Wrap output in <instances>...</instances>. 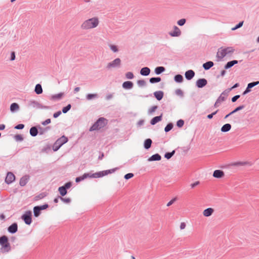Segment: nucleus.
<instances>
[{
  "label": "nucleus",
  "mask_w": 259,
  "mask_h": 259,
  "mask_svg": "<svg viewBox=\"0 0 259 259\" xmlns=\"http://www.w3.org/2000/svg\"><path fill=\"white\" fill-rule=\"evenodd\" d=\"M243 24V21L240 22L238 25H237L235 27L232 28V30H235L240 27H241Z\"/></svg>",
  "instance_id": "nucleus-55"
},
{
  "label": "nucleus",
  "mask_w": 259,
  "mask_h": 259,
  "mask_svg": "<svg viewBox=\"0 0 259 259\" xmlns=\"http://www.w3.org/2000/svg\"><path fill=\"white\" fill-rule=\"evenodd\" d=\"M38 134V129L35 126H33L30 129V134L32 137L36 136Z\"/></svg>",
  "instance_id": "nucleus-21"
},
{
  "label": "nucleus",
  "mask_w": 259,
  "mask_h": 259,
  "mask_svg": "<svg viewBox=\"0 0 259 259\" xmlns=\"http://www.w3.org/2000/svg\"><path fill=\"white\" fill-rule=\"evenodd\" d=\"M51 122V119H47L45 121H43L42 122V124L44 125H46L50 123Z\"/></svg>",
  "instance_id": "nucleus-60"
},
{
  "label": "nucleus",
  "mask_w": 259,
  "mask_h": 259,
  "mask_svg": "<svg viewBox=\"0 0 259 259\" xmlns=\"http://www.w3.org/2000/svg\"><path fill=\"white\" fill-rule=\"evenodd\" d=\"M225 174L223 170H215L213 171V177L218 178L221 179L224 177Z\"/></svg>",
  "instance_id": "nucleus-11"
},
{
  "label": "nucleus",
  "mask_w": 259,
  "mask_h": 259,
  "mask_svg": "<svg viewBox=\"0 0 259 259\" xmlns=\"http://www.w3.org/2000/svg\"><path fill=\"white\" fill-rule=\"evenodd\" d=\"M14 138L17 141H22L23 140V138L21 135H15Z\"/></svg>",
  "instance_id": "nucleus-43"
},
{
  "label": "nucleus",
  "mask_w": 259,
  "mask_h": 259,
  "mask_svg": "<svg viewBox=\"0 0 259 259\" xmlns=\"http://www.w3.org/2000/svg\"><path fill=\"white\" fill-rule=\"evenodd\" d=\"M177 200V197H175L173 199H172L170 201H169L167 204H166V206H170L171 205H172Z\"/></svg>",
  "instance_id": "nucleus-53"
},
{
  "label": "nucleus",
  "mask_w": 259,
  "mask_h": 259,
  "mask_svg": "<svg viewBox=\"0 0 259 259\" xmlns=\"http://www.w3.org/2000/svg\"><path fill=\"white\" fill-rule=\"evenodd\" d=\"M19 108L18 104L17 103H14L11 104L10 107V109L12 112H14L16 110H17Z\"/></svg>",
  "instance_id": "nucleus-35"
},
{
  "label": "nucleus",
  "mask_w": 259,
  "mask_h": 259,
  "mask_svg": "<svg viewBox=\"0 0 259 259\" xmlns=\"http://www.w3.org/2000/svg\"><path fill=\"white\" fill-rule=\"evenodd\" d=\"M97 97V94H90L87 96V99L89 100H92L93 98H95Z\"/></svg>",
  "instance_id": "nucleus-42"
},
{
  "label": "nucleus",
  "mask_w": 259,
  "mask_h": 259,
  "mask_svg": "<svg viewBox=\"0 0 259 259\" xmlns=\"http://www.w3.org/2000/svg\"><path fill=\"white\" fill-rule=\"evenodd\" d=\"M31 216L32 212L30 210H29L26 211L21 218L27 225H30L32 222Z\"/></svg>",
  "instance_id": "nucleus-7"
},
{
  "label": "nucleus",
  "mask_w": 259,
  "mask_h": 259,
  "mask_svg": "<svg viewBox=\"0 0 259 259\" xmlns=\"http://www.w3.org/2000/svg\"><path fill=\"white\" fill-rule=\"evenodd\" d=\"M150 70L148 67H145L141 69L140 73L142 75L147 76L149 74Z\"/></svg>",
  "instance_id": "nucleus-20"
},
{
  "label": "nucleus",
  "mask_w": 259,
  "mask_h": 259,
  "mask_svg": "<svg viewBox=\"0 0 259 259\" xmlns=\"http://www.w3.org/2000/svg\"><path fill=\"white\" fill-rule=\"evenodd\" d=\"M15 179V177L14 175L11 172H9L6 176L5 182L7 184H9L12 183Z\"/></svg>",
  "instance_id": "nucleus-10"
},
{
  "label": "nucleus",
  "mask_w": 259,
  "mask_h": 259,
  "mask_svg": "<svg viewBox=\"0 0 259 259\" xmlns=\"http://www.w3.org/2000/svg\"><path fill=\"white\" fill-rule=\"evenodd\" d=\"M46 196V195L44 194V193H41L37 196H36L35 197H34V200L35 201H37L39 199H42L43 198H44Z\"/></svg>",
  "instance_id": "nucleus-41"
},
{
  "label": "nucleus",
  "mask_w": 259,
  "mask_h": 259,
  "mask_svg": "<svg viewBox=\"0 0 259 259\" xmlns=\"http://www.w3.org/2000/svg\"><path fill=\"white\" fill-rule=\"evenodd\" d=\"M146 83V81L144 80H139L138 81V85L141 87L145 85Z\"/></svg>",
  "instance_id": "nucleus-51"
},
{
  "label": "nucleus",
  "mask_w": 259,
  "mask_h": 259,
  "mask_svg": "<svg viewBox=\"0 0 259 259\" xmlns=\"http://www.w3.org/2000/svg\"><path fill=\"white\" fill-rule=\"evenodd\" d=\"M164 70H165V68H164V67H162V66L157 67H156V68L155 69V72L157 74H160L161 73H162V72H163V71H164Z\"/></svg>",
  "instance_id": "nucleus-33"
},
{
  "label": "nucleus",
  "mask_w": 259,
  "mask_h": 259,
  "mask_svg": "<svg viewBox=\"0 0 259 259\" xmlns=\"http://www.w3.org/2000/svg\"><path fill=\"white\" fill-rule=\"evenodd\" d=\"M244 107L243 106H239L237 108H236L235 110H234L233 111H231L230 113H234L235 112H237L238 110H240V109H242Z\"/></svg>",
  "instance_id": "nucleus-59"
},
{
  "label": "nucleus",
  "mask_w": 259,
  "mask_h": 259,
  "mask_svg": "<svg viewBox=\"0 0 259 259\" xmlns=\"http://www.w3.org/2000/svg\"><path fill=\"white\" fill-rule=\"evenodd\" d=\"M107 123V120L103 118H100L90 128V131L99 130L104 127Z\"/></svg>",
  "instance_id": "nucleus-3"
},
{
  "label": "nucleus",
  "mask_w": 259,
  "mask_h": 259,
  "mask_svg": "<svg viewBox=\"0 0 259 259\" xmlns=\"http://www.w3.org/2000/svg\"><path fill=\"white\" fill-rule=\"evenodd\" d=\"M185 227H186V224L184 222L181 223L180 224V229L183 230L185 228Z\"/></svg>",
  "instance_id": "nucleus-61"
},
{
  "label": "nucleus",
  "mask_w": 259,
  "mask_h": 259,
  "mask_svg": "<svg viewBox=\"0 0 259 259\" xmlns=\"http://www.w3.org/2000/svg\"><path fill=\"white\" fill-rule=\"evenodd\" d=\"M152 142L150 139H146L144 142V148L146 149H149L151 147Z\"/></svg>",
  "instance_id": "nucleus-27"
},
{
  "label": "nucleus",
  "mask_w": 259,
  "mask_h": 259,
  "mask_svg": "<svg viewBox=\"0 0 259 259\" xmlns=\"http://www.w3.org/2000/svg\"><path fill=\"white\" fill-rule=\"evenodd\" d=\"M109 47L110 50L114 53L117 52L118 51V47L116 45L110 44Z\"/></svg>",
  "instance_id": "nucleus-37"
},
{
  "label": "nucleus",
  "mask_w": 259,
  "mask_h": 259,
  "mask_svg": "<svg viewBox=\"0 0 259 259\" xmlns=\"http://www.w3.org/2000/svg\"><path fill=\"white\" fill-rule=\"evenodd\" d=\"M213 66V63L212 61H208L203 64V67L205 70H208Z\"/></svg>",
  "instance_id": "nucleus-26"
},
{
  "label": "nucleus",
  "mask_w": 259,
  "mask_h": 259,
  "mask_svg": "<svg viewBox=\"0 0 259 259\" xmlns=\"http://www.w3.org/2000/svg\"><path fill=\"white\" fill-rule=\"evenodd\" d=\"M71 108V105L69 104L67 106L64 107L62 109V112L64 113H66Z\"/></svg>",
  "instance_id": "nucleus-46"
},
{
  "label": "nucleus",
  "mask_w": 259,
  "mask_h": 259,
  "mask_svg": "<svg viewBox=\"0 0 259 259\" xmlns=\"http://www.w3.org/2000/svg\"><path fill=\"white\" fill-rule=\"evenodd\" d=\"M176 94L180 97H182L183 96V92L181 89H177L175 91Z\"/></svg>",
  "instance_id": "nucleus-49"
},
{
  "label": "nucleus",
  "mask_w": 259,
  "mask_h": 259,
  "mask_svg": "<svg viewBox=\"0 0 259 259\" xmlns=\"http://www.w3.org/2000/svg\"><path fill=\"white\" fill-rule=\"evenodd\" d=\"M186 23V19H181L180 20H179L177 22L178 24L180 26H183Z\"/></svg>",
  "instance_id": "nucleus-47"
},
{
  "label": "nucleus",
  "mask_w": 259,
  "mask_h": 259,
  "mask_svg": "<svg viewBox=\"0 0 259 259\" xmlns=\"http://www.w3.org/2000/svg\"><path fill=\"white\" fill-rule=\"evenodd\" d=\"M18 226L16 223H14L9 227L8 230L11 233H15L17 231Z\"/></svg>",
  "instance_id": "nucleus-13"
},
{
  "label": "nucleus",
  "mask_w": 259,
  "mask_h": 259,
  "mask_svg": "<svg viewBox=\"0 0 259 259\" xmlns=\"http://www.w3.org/2000/svg\"><path fill=\"white\" fill-rule=\"evenodd\" d=\"M239 97H240L239 95H236V96L233 97L232 98V101L233 102H235Z\"/></svg>",
  "instance_id": "nucleus-62"
},
{
  "label": "nucleus",
  "mask_w": 259,
  "mask_h": 259,
  "mask_svg": "<svg viewBox=\"0 0 259 259\" xmlns=\"http://www.w3.org/2000/svg\"><path fill=\"white\" fill-rule=\"evenodd\" d=\"M99 24L97 17H93L84 20L80 25V28L83 30H90L97 27Z\"/></svg>",
  "instance_id": "nucleus-1"
},
{
  "label": "nucleus",
  "mask_w": 259,
  "mask_h": 259,
  "mask_svg": "<svg viewBox=\"0 0 259 259\" xmlns=\"http://www.w3.org/2000/svg\"><path fill=\"white\" fill-rule=\"evenodd\" d=\"M259 83V81H256L253 82H251L248 84L246 90L244 92L243 95L246 94L248 92H250V89L253 88L255 85L258 84Z\"/></svg>",
  "instance_id": "nucleus-16"
},
{
  "label": "nucleus",
  "mask_w": 259,
  "mask_h": 259,
  "mask_svg": "<svg viewBox=\"0 0 259 259\" xmlns=\"http://www.w3.org/2000/svg\"><path fill=\"white\" fill-rule=\"evenodd\" d=\"M28 179H29V177L27 176H25L21 178L20 180V183H19L20 185L21 186H25L26 184V183H27Z\"/></svg>",
  "instance_id": "nucleus-24"
},
{
  "label": "nucleus",
  "mask_w": 259,
  "mask_h": 259,
  "mask_svg": "<svg viewBox=\"0 0 259 259\" xmlns=\"http://www.w3.org/2000/svg\"><path fill=\"white\" fill-rule=\"evenodd\" d=\"M155 97L158 100H160L163 97V93L162 91H157L154 93Z\"/></svg>",
  "instance_id": "nucleus-25"
},
{
  "label": "nucleus",
  "mask_w": 259,
  "mask_h": 259,
  "mask_svg": "<svg viewBox=\"0 0 259 259\" xmlns=\"http://www.w3.org/2000/svg\"><path fill=\"white\" fill-rule=\"evenodd\" d=\"M58 191L61 195L62 196L65 195L67 193V190L65 189V187L63 186L60 187L58 189Z\"/></svg>",
  "instance_id": "nucleus-31"
},
{
  "label": "nucleus",
  "mask_w": 259,
  "mask_h": 259,
  "mask_svg": "<svg viewBox=\"0 0 259 259\" xmlns=\"http://www.w3.org/2000/svg\"><path fill=\"white\" fill-rule=\"evenodd\" d=\"M40 210H39L38 206H36L34 207L33 208V212H34V215L35 217H38L40 214Z\"/></svg>",
  "instance_id": "nucleus-32"
},
{
  "label": "nucleus",
  "mask_w": 259,
  "mask_h": 259,
  "mask_svg": "<svg viewBox=\"0 0 259 259\" xmlns=\"http://www.w3.org/2000/svg\"><path fill=\"white\" fill-rule=\"evenodd\" d=\"M49 128H50L49 127H47L46 128H42L40 126H39L38 127V133L40 135H43L45 133H46Z\"/></svg>",
  "instance_id": "nucleus-34"
},
{
  "label": "nucleus",
  "mask_w": 259,
  "mask_h": 259,
  "mask_svg": "<svg viewBox=\"0 0 259 259\" xmlns=\"http://www.w3.org/2000/svg\"><path fill=\"white\" fill-rule=\"evenodd\" d=\"M134 177V174H132V173H128V174H126L124 178L126 179V180H128L129 179H131L132 178H133Z\"/></svg>",
  "instance_id": "nucleus-52"
},
{
  "label": "nucleus",
  "mask_w": 259,
  "mask_h": 259,
  "mask_svg": "<svg viewBox=\"0 0 259 259\" xmlns=\"http://www.w3.org/2000/svg\"><path fill=\"white\" fill-rule=\"evenodd\" d=\"M214 209L212 208H207L203 211V215L205 217H210L214 212Z\"/></svg>",
  "instance_id": "nucleus-12"
},
{
  "label": "nucleus",
  "mask_w": 259,
  "mask_h": 259,
  "mask_svg": "<svg viewBox=\"0 0 259 259\" xmlns=\"http://www.w3.org/2000/svg\"><path fill=\"white\" fill-rule=\"evenodd\" d=\"M133 87V83L131 81H125L122 84V87L125 89H131Z\"/></svg>",
  "instance_id": "nucleus-17"
},
{
  "label": "nucleus",
  "mask_w": 259,
  "mask_h": 259,
  "mask_svg": "<svg viewBox=\"0 0 259 259\" xmlns=\"http://www.w3.org/2000/svg\"><path fill=\"white\" fill-rule=\"evenodd\" d=\"M247 165H250V163L248 161H239V162H234L232 164V165L233 166H245Z\"/></svg>",
  "instance_id": "nucleus-22"
},
{
  "label": "nucleus",
  "mask_w": 259,
  "mask_h": 259,
  "mask_svg": "<svg viewBox=\"0 0 259 259\" xmlns=\"http://www.w3.org/2000/svg\"><path fill=\"white\" fill-rule=\"evenodd\" d=\"M175 153V150H173L171 152L166 153L164 155V157L166 159H169L174 155Z\"/></svg>",
  "instance_id": "nucleus-38"
},
{
  "label": "nucleus",
  "mask_w": 259,
  "mask_h": 259,
  "mask_svg": "<svg viewBox=\"0 0 259 259\" xmlns=\"http://www.w3.org/2000/svg\"><path fill=\"white\" fill-rule=\"evenodd\" d=\"M121 64V60L119 58H116L111 62L107 64L106 68L111 69L116 67H119Z\"/></svg>",
  "instance_id": "nucleus-6"
},
{
  "label": "nucleus",
  "mask_w": 259,
  "mask_h": 259,
  "mask_svg": "<svg viewBox=\"0 0 259 259\" xmlns=\"http://www.w3.org/2000/svg\"><path fill=\"white\" fill-rule=\"evenodd\" d=\"M184 124V121L182 119L179 120L177 122V125L179 127H182Z\"/></svg>",
  "instance_id": "nucleus-44"
},
{
  "label": "nucleus",
  "mask_w": 259,
  "mask_h": 259,
  "mask_svg": "<svg viewBox=\"0 0 259 259\" xmlns=\"http://www.w3.org/2000/svg\"><path fill=\"white\" fill-rule=\"evenodd\" d=\"M62 94H59L53 96V98L60 99L62 97Z\"/></svg>",
  "instance_id": "nucleus-64"
},
{
  "label": "nucleus",
  "mask_w": 259,
  "mask_h": 259,
  "mask_svg": "<svg viewBox=\"0 0 259 259\" xmlns=\"http://www.w3.org/2000/svg\"><path fill=\"white\" fill-rule=\"evenodd\" d=\"M183 77L182 75H181L180 74L176 75L175 76V80L176 82H182L183 81Z\"/></svg>",
  "instance_id": "nucleus-36"
},
{
  "label": "nucleus",
  "mask_w": 259,
  "mask_h": 259,
  "mask_svg": "<svg viewBox=\"0 0 259 259\" xmlns=\"http://www.w3.org/2000/svg\"><path fill=\"white\" fill-rule=\"evenodd\" d=\"M84 178L83 177V175L81 176H80V177H77L76 179H75V182L76 183H78L83 180H84Z\"/></svg>",
  "instance_id": "nucleus-54"
},
{
  "label": "nucleus",
  "mask_w": 259,
  "mask_h": 259,
  "mask_svg": "<svg viewBox=\"0 0 259 259\" xmlns=\"http://www.w3.org/2000/svg\"><path fill=\"white\" fill-rule=\"evenodd\" d=\"M161 81L160 77H152L150 79V82L152 83L158 82Z\"/></svg>",
  "instance_id": "nucleus-39"
},
{
  "label": "nucleus",
  "mask_w": 259,
  "mask_h": 259,
  "mask_svg": "<svg viewBox=\"0 0 259 259\" xmlns=\"http://www.w3.org/2000/svg\"><path fill=\"white\" fill-rule=\"evenodd\" d=\"M60 199L63 201L64 202L66 203H69L71 201V199L69 198H63L60 197Z\"/></svg>",
  "instance_id": "nucleus-48"
},
{
  "label": "nucleus",
  "mask_w": 259,
  "mask_h": 259,
  "mask_svg": "<svg viewBox=\"0 0 259 259\" xmlns=\"http://www.w3.org/2000/svg\"><path fill=\"white\" fill-rule=\"evenodd\" d=\"M161 156L159 154H155L151 156L148 160L149 161H158L161 159Z\"/></svg>",
  "instance_id": "nucleus-18"
},
{
  "label": "nucleus",
  "mask_w": 259,
  "mask_h": 259,
  "mask_svg": "<svg viewBox=\"0 0 259 259\" xmlns=\"http://www.w3.org/2000/svg\"><path fill=\"white\" fill-rule=\"evenodd\" d=\"M232 115L233 114H227L226 116L224 117V119H227L228 117H230V121H233L234 122L238 121V119L236 118L234 116H232Z\"/></svg>",
  "instance_id": "nucleus-30"
},
{
  "label": "nucleus",
  "mask_w": 259,
  "mask_h": 259,
  "mask_svg": "<svg viewBox=\"0 0 259 259\" xmlns=\"http://www.w3.org/2000/svg\"><path fill=\"white\" fill-rule=\"evenodd\" d=\"M49 207V205L48 204H45L44 205L38 206L39 210H44L47 209Z\"/></svg>",
  "instance_id": "nucleus-56"
},
{
  "label": "nucleus",
  "mask_w": 259,
  "mask_h": 259,
  "mask_svg": "<svg viewBox=\"0 0 259 259\" xmlns=\"http://www.w3.org/2000/svg\"><path fill=\"white\" fill-rule=\"evenodd\" d=\"M68 141V139L65 136H62L61 138L58 139L54 143L53 149L56 151H57L61 146H62L64 144L67 143Z\"/></svg>",
  "instance_id": "nucleus-5"
},
{
  "label": "nucleus",
  "mask_w": 259,
  "mask_h": 259,
  "mask_svg": "<svg viewBox=\"0 0 259 259\" xmlns=\"http://www.w3.org/2000/svg\"><path fill=\"white\" fill-rule=\"evenodd\" d=\"M125 76L127 79H132L134 77V74L131 72H128L125 74Z\"/></svg>",
  "instance_id": "nucleus-45"
},
{
  "label": "nucleus",
  "mask_w": 259,
  "mask_h": 259,
  "mask_svg": "<svg viewBox=\"0 0 259 259\" xmlns=\"http://www.w3.org/2000/svg\"><path fill=\"white\" fill-rule=\"evenodd\" d=\"M238 63V61L233 60L230 62H228L227 64L225 66V68L227 69L231 67H232L234 65Z\"/></svg>",
  "instance_id": "nucleus-28"
},
{
  "label": "nucleus",
  "mask_w": 259,
  "mask_h": 259,
  "mask_svg": "<svg viewBox=\"0 0 259 259\" xmlns=\"http://www.w3.org/2000/svg\"><path fill=\"white\" fill-rule=\"evenodd\" d=\"M235 50L233 47L221 48L217 53V56L223 58L226 55H231L234 53Z\"/></svg>",
  "instance_id": "nucleus-4"
},
{
  "label": "nucleus",
  "mask_w": 259,
  "mask_h": 259,
  "mask_svg": "<svg viewBox=\"0 0 259 259\" xmlns=\"http://www.w3.org/2000/svg\"><path fill=\"white\" fill-rule=\"evenodd\" d=\"M34 91L36 94H40L42 93V89L40 84H37L35 85Z\"/></svg>",
  "instance_id": "nucleus-29"
},
{
  "label": "nucleus",
  "mask_w": 259,
  "mask_h": 259,
  "mask_svg": "<svg viewBox=\"0 0 259 259\" xmlns=\"http://www.w3.org/2000/svg\"><path fill=\"white\" fill-rule=\"evenodd\" d=\"M24 127V125L23 124H19L15 127V128L17 130H22Z\"/></svg>",
  "instance_id": "nucleus-57"
},
{
  "label": "nucleus",
  "mask_w": 259,
  "mask_h": 259,
  "mask_svg": "<svg viewBox=\"0 0 259 259\" xmlns=\"http://www.w3.org/2000/svg\"><path fill=\"white\" fill-rule=\"evenodd\" d=\"M94 174H91V173H85L83 174V177L84 179H86L87 178H95L94 177Z\"/></svg>",
  "instance_id": "nucleus-50"
},
{
  "label": "nucleus",
  "mask_w": 259,
  "mask_h": 259,
  "mask_svg": "<svg viewBox=\"0 0 259 259\" xmlns=\"http://www.w3.org/2000/svg\"><path fill=\"white\" fill-rule=\"evenodd\" d=\"M173 127V124L172 123H169L165 127L164 131L165 132L170 131Z\"/></svg>",
  "instance_id": "nucleus-40"
},
{
  "label": "nucleus",
  "mask_w": 259,
  "mask_h": 259,
  "mask_svg": "<svg viewBox=\"0 0 259 259\" xmlns=\"http://www.w3.org/2000/svg\"><path fill=\"white\" fill-rule=\"evenodd\" d=\"M71 185H72V183L70 182H68V183H66L63 187H65V189H67L70 188L71 187Z\"/></svg>",
  "instance_id": "nucleus-58"
},
{
  "label": "nucleus",
  "mask_w": 259,
  "mask_h": 259,
  "mask_svg": "<svg viewBox=\"0 0 259 259\" xmlns=\"http://www.w3.org/2000/svg\"><path fill=\"white\" fill-rule=\"evenodd\" d=\"M199 184V182L198 181H197L193 184H191V187L192 188H194L195 187H196V186H197L198 184Z\"/></svg>",
  "instance_id": "nucleus-63"
},
{
  "label": "nucleus",
  "mask_w": 259,
  "mask_h": 259,
  "mask_svg": "<svg viewBox=\"0 0 259 259\" xmlns=\"http://www.w3.org/2000/svg\"><path fill=\"white\" fill-rule=\"evenodd\" d=\"M207 84V80L204 78L199 79L196 81V85L198 88H202Z\"/></svg>",
  "instance_id": "nucleus-14"
},
{
  "label": "nucleus",
  "mask_w": 259,
  "mask_h": 259,
  "mask_svg": "<svg viewBox=\"0 0 259 259\" xmlns=\"http://www.w3.org/2000/svg\"><path fill=\"white\" fill-rule=\"evenodd\" d=\"M185 75L188 80H190L194 76L195 72L192 70H189L185 72Z\"/></svg>",
  "instance_id": "nucleus-15"
},
{
  "label": "nucleus",
  "mask_w": 259,
  "mask_h": 259,
  "mask_svg": "<svg viewBox=\"0 0 259 259\" xmlns=\"http://www.w3.org/2000/svg\"><path fill=\"white\" fill-rule=\"evenodd\" d=\"M161 120H162V115H161L160 116H156V117L153 118L150 121V123L152 125H154L156 123H157V122H158L159 121H161Z\"/></svg>",
  "instance_id": "nucleus-19"
},
{
  "label": "nucleus",
  "mask_w": 259,
  "mask_h": 259,
  "mask_svg": "<svg viewBox=\"0 0 259 259\" xmlns=\"http://www.w3.org/2000/svg\"><path fill=\"white\" fill-rule=\"evenodd\" d=\"M181 34V31L180 29L176 26H175L173 30L169 33V34L172 37L179 36Z\"/></svg>",
  "instance_id": "nucleus-9"
},
{
  "label": "nucleus",
  "mask_w": 259,
  "mask_h": 259,
  "mask_svg": "<svg viewBox=\"0 0 259 259\" xmlns=\"http://www.w3.org/2000/svg\"><path fill=\"white\" fill-rule=\"evenodd\" d=\"M116 169H117V168H113V169H109V170H104V171H100L98 172H96L94 174L93 176L95 177H102L106 176L109 174H111V173L114 172L116 170Z\"/></svg>",
  "instance_id": "nucleus-8"
},
{
  "label": "nucleus",
  "mask_w": 259,
  "mask_h": 259,
  "mask_svg": "<svg viewBox=\"0 0 259 259\" xmlns=\"http://www.w3.org/2000/svg\"><path fill=\"white\" fill-rule=\"evenodd\" d=\"M231 128V125L229 123H226L224 124L221 128V132H227L229 131Z\"/></svg>",
  "instance_id": "nucleus-23"
},
{
  "label": "nucleus",
  "mask_w": 259,
  "mask_h": 259,
  "mask_svg": "<svg viewBox=\"0 0 259 259\" xmlns=\"http://www.w3.org/2000/svg\"><path fill=\"white\" fill-rule=\"evenodd\" d=\"M0 244L2 246L1 252L3 253L8 252L11 250L10 244L8 238L6 236H3L0 238Z\"/></svg>",
  "instance_id": "nucleus-2"
}]
</instances>
